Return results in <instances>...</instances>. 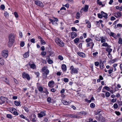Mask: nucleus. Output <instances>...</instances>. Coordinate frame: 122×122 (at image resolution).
<instances>
[{"label":"nucleus","mask_w":122,"mask_h":122,"mask_svg":"<svg viewBox=\"0 0 122 122\" xmlns=\"http://www.w3.org/2000/svg\"><path fill=\"white\" fill-rule=\"evenodd\" d=\"M9 41L8 43V46L9 47H11L14 41V37L13 35H10L9 37Z\"/></svg>","instance_id":"1"},{"label":"nucleus","mask_w":122,"mask_h":122,"mask_svg":"<svg viewBox=\"0 0 122 122\" xmlns=\"http://www.w3.org/2000/svg\"><path fill=\"white\" fill-rule=\"evenodd\" d=\"M55 42L58 45L61 47H63L64 46V43L58 38H57L55 39Z\"/></svg>","instance_id":"2"},{"label":"nucleus","mask_w":122,"mask_h":122,"mask_svg":"<svg viewBox=\"0 0 122 122\" xmlns=\"http://www.w3.org/2000/svg\"><path fill=\"white\" fill-rule=\"evenodd\" d=\"M70 69L71 70V73L72 74H77L78 73L79 69L78 68L74 67L72 66L70 68Z\"/></svg>","instance_id":"3"},{"label":"nucleus","mask_w":122,"mask_h":122,"mask_svg":"<svg viewBox=\"0 0 122 122\" xmlns=\"http://www.w3.org/2000/svg\"><path fill=\"white\" fill-rule=\"evenodd\" d=\"M8 51L7 50H4L1 52L2 56L4 58H6L8 56Z\"/></svg>","instance_id":"4"},{"label":"nucleus","mask_w":122,"mask_h":122,"mask_svg":"<svg viewBox=\"0 0 122 122\" xmlns=\"http://www.w3.org/2000/svg\"><path fill=\"white\" fill-rule=\"evenodd\" d=\"M22 76L23 78H26L28 80H30V77L29 75L25 72L22 73Z\"/></svg>","instance_id":"5"},{"label":"nucleus","mask_w":122,"mask_h":122,"mask_svg":"<svg viewBox=\"0 0 122 122\" xmlns=\"http://www.w3.org/2000/svg\"><path fill=\"white\" fill-rule=\"evenodd\" d=\"M89 6L87 5H85L84 7L82 8L81 9V13L83 12V11L86 12L88 11Z\"/></svg>","instance_id":"6"},{"label":"nucleus","mask_w":122,"mask_h":122,"mask_svg":"<svg viewBox=\"0 0 122 122\" xmlns=\"http://www.w3.org/2000/svg\"><path fill=\"white\" fill-rule=\"evenodd\" d=\"M35 4L41 7H43L44 6V5L39 0H36L35 1Z\"/></svg>","instance_id":"7"},{"label":"nucleus","mask_w":122,"mask_h":122,"mask_svg":"<svg viewBox=\"0 0 122 122\" xmlns=\"http://www.w3.org/2000/svg\"><path fill=\"white\" fill-rule=\"evenodd\" d=\"M113 15L117 18H120L122 16L121 12L120 11L116 12L114 13Z\"/></svg>","instance_id":"8"},{"label":"nucleus","mask_w":122,"mask_h":122,"mask_svg":"<svg viewBox=\"0 0 122 122\" xmlns=\"http://www.w3.org/2000/svg\"><path fill=\"white\" fill-rule=\"evenodd\" d=\"M42 73L48 74L49 73V71L46 68V67L45 66H44L42 70Z\"/></svg>","instance_id":"9"},{"label":"nucleus","mask_w":122,"mask_h":122,"mask_svg":"<svg viewBox=\"0 0 122 122\" xmlns=\"http://www.w3.org/2000/svg\"><path fill=\"white\" fill-rule=\"evenodd\" d=\"M55 83V82L51 80L49 82L48 86L50 88H53L54 86Z\"/></svg>","instance_id":"10"},{"label":"nucleus","mask_w":122,"mask_h":122,"mask_svg":"<svg viewBox=\"0 0 122 122\" xmlns=\"http://www.w3.org/2000/svg\"><path fill=\"white\" fill-rule=\"evenodd\" d=\"M38 117L39 118H41L45 116L46 115L45 112H41L38 114Z\"/></svg>","instance_id":"11"},{"label":"nucleus","mask_w":122,"mask_h":122,"mask_svg":"<svg viewBox=\"0 0 122 122\" xmlns=\"http://www.w3.org/2000/svg\"><path fill=\"white\" fill-rule=\"evenodd\" d=\"M94 43L92 41L91 42H90L87 43L86 44V46L87 47H89L91 46V49L93 48V47L94 45Z\"/></svg>","instance_id":"12"},{"label":"nucleus","mask_w":122,"mask_h":122,"mask_svg":"<svg viewBox=\"0 0 122 122\" xmlns=\"http://www.w3.org/2000/svg\"><path fill=\"white\" fill-rule=\"evenodd\" d=\"M49 20L52 22V24L53 25L57 24V22L58 21V19L56 18H55L53 20L50 19Z\"/></svg>","instance_id":"13"},{"label":"nucleus","mask_w":122,"mask_h":122,"mask_svg":"<svg viewBox=\"0 0 122 122\" xmlns=\"http://www.w3.org/2000/svg\"><path fill=\"white\" fill-rule=\"evenodd\" d=\"M77 54L80 57L82 58H85L86 57L85 54L83 53L79 52L77 53Z\"/></svg>","instance_id":"14"},{"label":"nucleus","mask_w":122,"mask_h":122,"mask_svg":"<svg viewBox=\"0 0 122 122\" xmlns=\"http://www.w3.org/2000/svg\"><path fill=\"white\" fill-rule=\"evenodd\" d=\"M36 115L35 114H34L31 116V117H30V119L31 121L35 122L36 121Z\"/></svg>","instance_id":"15"},{"label":"nucleus","mask_w":122,"mask_h":122,"mask_svg":"<svg viewBox=\"0 0 122 122\" xmlns=\"http://www.w3.org/2000/svg\"><path fill=\"white\" fill-rule=\"evenodd\" d=\"M71 38L73 39L76 36L77 34L75 32H72L71 33Z\"/></svg>","instance_id":"16"},{"label":"nucleus","mask_w":122,"mask_h":122,"mask_svg":"<svg viewBox=\"0 0 122 122\" xmlns=\"http://www.w3.org/2000/svg\"><path fill=\"white\" fill-rule=\"evenodd\" d=\"M101 14L102 15V17H103L106 18H107L108 15L107 13L102 11L101 12Z\"/></svg>","instance_id":"17"},{"label":"nucleus","mask_w":122,"mask_h":122,"mask_svg":"<svg viewBox=\"0 0 122 122\" xmlns=\"http://www.w3.org/2000/svg\"><path fill=\"white\" fill-rule=\"evenodd\" d=\"M5 61L3 59L1 58H0V64L3 65H4Z\"/></svg>","instance_id":"18"},{"label":"nucleus","mask_w":122,"mask_h":122,"mask_svg":"<svg viewBox=\"0 0 122 122\" xmlns=\"http://www.w3.org/2000/svg\"><path fill=\"white\" fill-rule=\"evenodd\" d=\"M61 68L64 71H66V65L64 64H63L61 66Z\"/></svg>","instance_id":"19"},{"label":"nucleus","mask_w":122,"mask_h":122,"mask_svg":"<svg viewBox=\"0 0 122 122\" xmlns=\"http://www.w3.org/2000/svg\"><path fill=\"white\" fill-rule=\"evenodd\" d=\"M109 34L110 36H112L115 38H116L117 37L116 34L113 32H111Z\"/></svg>","instance_id":"20"},{"label":"nucleus","mask_w":122,"mask_h":122,"mask_svg":"<svg viewBox=\"0 0 122 122\" xmlns=\"http://www.w3.org/2000/svg\"><path fill=\"white\" fill-rule=\"evenodd\" d=\"M98 120H99V121H100L102 122H103L105 121V118L102 117H100L99 118H98Z\"/></svg>","instance_id":"21"},{"label":"nucleus","mask_w":122,"mask_h":122,"mask_svg":"<svg viewBox=\"0 0 122 122\" xmlns=\"http://www.w3.org/2000/svg\"><path fill=\"white\" fill-rule=\"evenodd\" d=\"M106 51L108 52V53H110L112 51V49L110 48L107 47L106 48Z\"/></svg>","instance_id":"22"},{"label":"nucleus","mask_w":122,"mask_h":122,"mask_svg":"<svg viewBox=\"0 0 122 122\" xmlns=\"http://www.w3.org/2000/svg\"><path fill=\"white\" fill-rule=\"evenodd\" d=\"M29 65L30 66V67L32 68L35 69L36 68V66L34 64H30Z\"/></svg>","instance_id":"23"},{"label":"nucleus","mask_w":122,"mask_h":122,"mask_svg":"<svg viewBox=\"0 0 122 122\" xmlns=\"http://www.w3.org/2000/svg\"><path fill=\"white\" fill-rule=\"evenodd\" d=\"M29 52H27L24 54V57L25 58H26L29 56Z\"/></svg>","instance_id":"24"},{"label":"nucleus","mask_w":122,"mask_h":122,"mask_svg":"<svg viewBox=\"0 0 122 122\" xmlns=\"http://www.w3.org/2000/svg\"><path fill=\"white\" fill-rule=\"evenodd\" d=\"M14 103L17 106H19L20 104V102L15 101L14 102Z\"/></svg>","instance_id":"25"},{"label":"nucleus","mask_w":122,"mask_h":122,"mask_svg":"<svg viewBox=\"0 0 122 122\" xmlns=\"http://www.w3.org/2000/svg\"><path fill=\"white\" fill-rule=\"evenodd\" d=\"M86 41L88 43L92 41V40L91 38H88L86 40Z\"/></svg>","instance_id":"26"},{"label":"nucleus","mask_w":122,"mask_h":122,"mask_svg":"<svg viewBox=\"0 0 122 122\" xmlns=\"http://www.w3.org/2000/svg\"><path fill=\"white\" fill-rule=\"evenodd\" d=\"M94 100V98L93 97H92L91 99L90 100H88L87 99H86V101L88 103L91 102L92 101H93Z\"/></svg>","instance_id":"27"},{"label":"nucleus","mask_w":122,"mask_h":122,"mask_svg":"<svg viewBox=\"0 0 122 122\" xmlns=\"http://www.w3.org/2000/svg\"><path fill=\"white\" fill-rule=\"evenodd\" d=\"M103 63L102 62H100V64H99V66H100V68L101 69H103L104 67H103Z\"/></svg>","instance_id":"28"},{"label":"nucleus","mask_w":122,"mask_h":122,"mask_svg":"<svg viewBox=\"0 0 122 122\" xmlns=\"http://www.w3.org/2000/svg\"><path fill=\"white\" fill-rule=\"evenodd\" d=\"M70 117L71 118H77V115L73 114H70Z\"/></svg>","instance_id":"29"},{"label":"nucleus","mask_w":122,"mask_h":122,"mask_svg":"<svg viewBox=\"0 0 122 122\" xmlns=\"http://www.w3.org/2000/svg\"><path fill=\"white\" fill-rule=\"evenodd\" d=\"M80 17V14L79 12H77L76 14V19H79Z\"/></svg>","instance_id":"30"},{"label":"nucleus","mask_w":122,"mask_h":122,"mask_svg":"<svg viewBox=\"0 0 122 122\" xmlns=\"http://www.w3.org/2000/svg\"><path fill=\"white\" fill-rule=\"evenodd\" d=\"M62 102L64 105H68L69 103V102L65 100H63L62 101Z\"/></svg>","instance_id":"31"},{"label":"nucleus","mask_w":122,"mask_h":122,"mask_svg":"<svg viewBox=\"0 0 122 122\" xmlns=\"http://www.w3.org/2000/svg\"><path fill=\"white\" fill-rule=\"evenodd\" d=\"M4 81L8 85H10L9 81V80L7 79V78H5V79L4 80Z\"/></svg>","instance_id":"32"},{"label":"nucleus","mask_w":122,"mask_h":122,"mask_svg":"<svg viewBox=\"0 0 122 122\" xmlns=\"http://www.w3.org/2000/svg\"><path fill=\"white\" fill-rule=\"evenodd\" d=\"M101 112V110L100 109H98L97 112L95 113V115H96L98 114L99 113H100Z\"/></svg>","instance_id":"33"},{"label":"nucleus","mask_w":122,"mask_h":122,"mask_svg":"<svg viewBox=\"0 0 122 122\" xmlns=\"http://www.w3.org/2000/svg\"><path fill=\"white\" fill-rule=\"evenodd\" d=\"M48 75V74H47L42 73V76L43 78L44 79L46 78L47 77V75Z\"/></svg>","instance_id":"34"},{"label":"nucleus","mask_w":122,"mask_h":122,"mask_svg":"<svg viewBox=\"0 0 122 122\" xmlns=\"http://www.w3.org/2000/svg\"><path fill=\"white\" fill-rule=\"evenodd\" d=\"M40 41L42 45H45L46 43L45 41L43 39L41 40Z\"/></svg>","instance_id":"35"},{"label":"nucleus","mask_w":122,"mask_h":122,"mask_svg":"<svg viewBox=\"0 0 122 122\" xmlns=\"http://www.w3.org/2000/svg\"><path fill=\"white\" fill-rule=\"evenodd\" d=\"M48 62L49 64H52L53 62V61L52 60L50 59H48Z\"/></svg>","instance_id":"36"},{"label":"nucleus","mask_w":122,"mask_h":122,"mask_svg":"<svg viewBox=\"0 0 122 122\" xmlns=\"http://www.w3.org/2000/svg\"><path fill=\"white\" fill-rule=\"evenodd\" d=\"M118 43L120 44H122V39L121 38H119Z\"/></svg>","instance_id":"37"},{"label":"nucleus","mask_w":122,"mask_h":122,"mask_svg":"<svg viewBox=\"0 0 122 122\" xmlns=\"http://www.w3.org/2000/svg\"><path fill=\"white\" fill-rule=\"evenodd\" d=\"M38 90L40 92H42L43 91V88L41 86H40L38 88Z\"/></svg>","instance_id":"38"},{"label":"nucleus","mask_w":122,"mask_h":122,"mask_svg":"<svg viewBox=\"0 0 122 122\" xmlns=\"http://www.w3.org/2000/svg\"><path fill=\"white\" fill-rule=\"evenodd\" d=\"M90 107L92 108H94L95 107V105L93 103H92L91 104Z\"/></svg>","instance_id":"39"},{"label":"nucleus","mask_w":122,"mask_h":122,"mask_svg":"<svg viewBox=\"0 0 122 122\" xmlns=\"http://www.w3.org/2000/svg\"><path fill=\"white\" fill-rule=\"evenodd\" d=\"M6 116L7 118L10 119H11L12 118V117L11 115L10 114H7Z\"/></svg>","instance_id":"40"},{"label":"nucleus","mask_w":122,"mask_h":122,"mask_svg":"<svg viewBox=\"0 0 122 122\" xmlns=\"http://www.w3.org/2000/svg\"><path fill=\"white\" fill-rule=\"evenodd\" d=\"M79 39L78 38H76L74 40V41L75 43H77L79 41Z\"/></svg>","instance_id":"41"},{"label":"nucleus","mask_w":122,"mask_h":122,"mask_svg":"<svg viewBox=\"0 0 122 122\" xmlns=\"http://www.w3.org/2000/svg\"><path fill=\"white\" fill-rule=\"evenodd\" d=\"M58 58L60 60H62L63 59V57L61 55H59L58 56Z\"/></svg>","instance_id":"42"},{"label":"nucleus","mask_w":122,"mask_h":122,"mask_svg":"<svg viewBox=\"0 0 122 122\" xmlns=\"http://www.w3.org/2000/svg\"><path fill=\"white\" fill-rule=\"evenodd\" d=\"M103 88H104V89H106L107 91H109L110 90V88H109V87L107 86H105V87H104Z\"/></svg>","instance_id":"43"},{"label":"nucleus","mask_w":122,"mask_h":122,"mask_svg":"<svg viewBox=\"0 0 122 122\" xmlns=\"http://www.w3.org/2000/svg\"><path fill=\"white\" fill-rule=\"evenodd\" d=\"M4 15L5 17H8L9 16V14L7 12L5 11L4 13Z\"/></svg>","instance_id":"44"},{"label":"nucleus","mask_w":122,"mask_h":122,"mask_svg":"<svg viewBox=\"0 0 122 122\" xmlns=\"http://www.w3.org/2000/svg\"><path fill=\"white\" fill-rule=\"evenodd\" d=\"M101 41V43H103V42H105L106 41V40L103 39V38H101V39L100 40Z\"/></svg>","instance_id":"45"},{"label":"nucleus","mask_w":122,"mask_h":122,"mask_svg":"<svg viewBox=\"0 0 122 122\" xmlns=\"http://www.w3.org/2000/svg\"><path fill=\"white\" fill-rule=\"evenodd\" d=\"M46 54V52L43 51L41 53V55L43 56H45Z\"/></svg>","instance_id":"46"},{"label":"nucleus","mask_w":122,"mask_h":122,"mask_svg":"<svg viewBox=\"0 0 122 122\" xmlns=\"http://www.w3.org/2000/svg\"><path fill=\"white\" fill-rule=\"evenodd\" d=\"M98 54V52L97 51L92 53V55L94 57H96L97 55Z\"/></svg>","instance_id":"47"},{"label":"nucleus","mask_w":122,"mask_h":122,"mask_svg":"<svg viewBox=\"0 0 122 122\" xmlns=\"http://www.w3.org/2000/svg\"><path fill=\"white\" fill-rule=\"evenodd\" d=\"M105 95L107 97H108L110 96V93L108 92H107L105 93Z\"/></svg>","instance_id":"48"},{"label":"nucleus","mask_w":122,"mask_h":122,"mask_svg":"<svg viewBox=\"0 0 122 122\" xmlns=\"http://www.w3.org/2000/svg\"><path fill=\"white\" fill-rule=\"evenodd\" d=\"M5 8V6L4 5H1L0 6V9L3 10Z\"/></svg>","instance_id":"49"},{"label":"nucleus","mask_w":122,"mask_h":122,"mask_svg":"<svg viewBox=\"0 0 122 122\" xmlns=\"http://www.w3.org/2000/svg\"><path fill=\"white\" fill-rule=\"evenodd\" d=\"M64 81L65 82H67L69 81L68 79L67 78H64L63 79Z\"/></svg>","instance_id":"50"},{"label":"nucleus","mask_w":122,"mask_h":122,"mask_svg":"<svg viewBox=\"0 0 122 122\" xmlns=\"http://www.w3.org/2000/svg\"><path fill=\"white\" fill-rule=\"evenodd\" d=\"M102 46H103L106 47L108 46V44L107 43L105 42L102 44Z\"/></svg>","instance_id":"51"},{"label":"nucleus","mask_w":122,"mask_h":122,"mask_svg":"<svg viewBox=\"0 0 122 122\" xmlns=\"http://www.w3.org/2000/svg\"><path fill=\"white\" fill-rule=\"evenodd\" d=\"M97 3L99 5H102V3L101 1H100L99 0H97Z\"/></svg>","instance_id":"52"},{"label":"nucleus","mask_w":122,"mask_h":122,"mask_svg":"<svg viewBox=\"0 0 122 122\" xmlns=\"http://www.w3.org/2000/svg\"><path fill=\"white\" fill-rule=\"evenodd\" d=\"M108 56L109 58L111 59H112V55L110 53H108Z\"/></svg>","instance_id":"53"},{"label":"nucleus","mask_w":122,"mask_h":122,"mask_svg":"<svg viewBox=\"0 0 122 122\" xmlns=\"http://www.w3.org/2000/svg\"><path fill=\"white\" fill-rule=\"evenodd\" d=\"M14 15H15V17H16V18L18 17V15L17 13V12H15L14 13Z\"/></svg>","instance_id":"54"},{"label":"nucleus","mask_w":122,"mask_h":122,"mask_svg":"<svg viewBox=\"0 0 122 122\" xmlns=\"http://www.w3.org/2000/svg\"><path fill=\"white\" fill-rule=\"evenodd\" d=\"M113 107L115 109H117L118 107L117 104L115 103L113 105Z\"/></svg>","instance_id":"55"},{"label":"nucleus","mask_w":122,"mask_h":122,"mask_svg":"<svg viewBox=\"0 0 122 122\" xmlns=\"http://www.w3.org/2000/svg\"><path fill=\"white\" fill-rule=\"evenodd\" d=\"M72 30L73 31H77V30L76 29L75 27H73L71 28Z\"/></svg>","instance_id":"56"},{"label":"nucleus","mask_w":122,"mask_h":122,"mask_svg":"<svg viewBox=\"0 0 122 122\" xmlns=\"http://www.w3.org/2000/svg\"><path fill=\"white\" fill-rule=\"evenodd\" d=\"M98 17L100 18H102V14H98Z\"/></svg>","instance_id":"57"},{"label":"nucleus","mask_w":122,"mask_h":122,"mask_svg":"<svg viewBox=\"0 0 122 122\" xmlns=\"http://www.w3.org/2000/svg\"><path fill=\"white\" fill-rule=\"evenodd\" d=\"M80 114H81V115H85L86 114V112L84 111L81 112H80Z\"/></svg>","instance_id":"58"},{"label":"nucleus","mask_w":122,"mask_h":122,"mask_svg":"<svg viewBox=\"0 0 122 122\" xmlns=\"http://www.w3.org/2000/svg\"><path fill=\"white\" fill-rule=\"evenodd\" d=\"M30 41L31 42L33 43H35V39L34 38L31 39L30 40Z\"/></svg>","instance_id":"59"},{"label":"nucleus","mask_w":122,"mask_h":122,"mask_svg":"<svg viewBox=\"0 0 122 122\" xmlns=\"http://www.w3.org/2000/svg\"><path fill=\"white\" fill-rule=\"evenodd\" d=\"M99 64V63L98 62H96L95 63V65L96 66H98Z\"/></svg>","instance_id":"60"},{"label":"nucleus","mask_w":122,"mask_h":122,"mask_svg":"<svg viewBox=\"0 0 122 122\" xmlns=\"http://www.w3.org/2000/svg\"><path fill=\"white\" fill-rule=\"evenodd\" d=\"M25 45L24 42L23 41H22L20 44V46L22 47H23Z\"/></svg>","instance_id":"61"},{"label":"nucleus","mask_w":122,"mask_h":122,"mask_svg":"<svg viewBox=\"0 0 122 122\" xmlns=\"http://www.w3.org/2000/svg\"><path fill=\"white\" fill-rule=\"evenodd\" d=\"M13 114L15 115H18V113L15 111H14L13 112Z\"/></svg>","instance_id":"62"},{"label":"nucleus","mask_w":122,"mask_h":122,"mask_svg":"<svg viewBox=\"0 0 122 122\" xmlns=\"http://www.w3.org/2000/svg\"><path fill=\"white\" fill-rule=\"evenodd\" d=\"M5 98L3 97H0V99L3 102H4L5 101H4V99Z\"/></svg>","instance_id":"63"},{"label":"nucleus","mask_w":122,"mask_h":122,"mask_svg":"<svg viewBox=\"0 0 122 122\" xmlns=\"http://www.w3.org/2000/svg\"><path fill=\"white\" fill-rule=\"evenodd\" d=\"M51 98L50 97L48 98L47 99V102L49 103L51 102Z\"/></svg>","instance_id":"64"}]
</instances>
